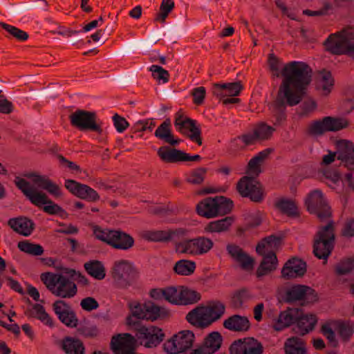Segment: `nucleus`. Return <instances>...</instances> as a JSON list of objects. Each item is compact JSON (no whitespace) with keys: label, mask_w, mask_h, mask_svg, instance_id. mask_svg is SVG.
Here are the masks:
<instances>
[{"label":"nucleus","mask_w":354,"mask_h":354,"mask_svg":"<svg viewBox=\"0 0 354 354\" xmlns=\"http://www.w3.org/2000/svg\"><path fill=\"white\" fill-rule=\"evenodd\" d=\"M269 66L274 77H283L277 98L269 104L272 122L275 126H279L286 120L287 104L295 106L304 96L306 89L311 82L312 71L302 62L292 61L283 65L274 57L269 58Z\"/></svg>","instance_id":"1"},{"label":"nucleus","mask_w":354,"mask_h":354,"mask_svg":"<svg viewBox=\"0 0 354 354\" xmlns=\"http://www.w3.org/2000/svg\"><path fill=\"white\" fill-rule=\"evenodd\" d=\"M128 305L131 314L127 318V324L137 331L136 335L142 344L148 348L156 346L162 341L163 333L158 327L143 326L142 320L162 319L167 315V310L150 301L143 304L131 301Z\"/></svg>","instance_id":"2"},{"label":"nucleus","mask_w":354,"mask_h":354,"mask_svg":"<svg viewBox=\"0 0 354 354\" xmlns=\"http://www.w3.org/2000/svg\"><path fill=\"white\" fill-rule=\"evenodd\" d=\"M295 322V332L304 335L314 328L317 319L313 315L305 314L297 308H289L273 317L272 325L275 330L280 331Z\"/></svg>","instance_id":"3"},{"label":"nucleus","mask_w":354,"mask_h":354,"mask_svg":"<svg viewBox=\"0 0 354 354\" xmlns=\"http://www.w3.org/2000/svg\"><path fill=\"white\" fill-rule=\"evenodd\" d=\"M40 277L48 290L56 297L70 299L77 294V288L75 283L65 273L48 272L42 273Z\"/></svg>","instance_id":"4"},{"label":"nucleus","mask_w":354,"mask_h":354,"mask_svg":"<svg viewBox=\"0 0 354 354\" xmlns=\"http://www.w3.org/2000/svg\"><path fill=\"white\" fill-rule=\"evenodd\" d=\"M225 310V305L219 301H212L207 306L195 308L187 315V321L196 326L204 328L219 319Z\"/></svg>","instance_id":"5"},{"label":"nucleus","mask_w":354,"mask_h":354,"mask_svg":"<svg viewBox=\"0 0 354 354\" xmlns=\"http://www.w3.org/2000/svg\"><path fill=\"white\" fill-rule=\"evenodd\" d=\"M280 241V238L272 235L265 238L258 243L256 251L259 254L263 257L257 271L258 277H262L268 272L276 269L277 259L274 252L270 251V250L277 248L279 245Z\"/></svg>","instance_id":"6"},{"label":"nucleus","mask_w":354,"mask_h":354,"mask_svg":"<svg viewBox=\"0 0 354 354\" xmlns=\"http://www.w3.org/2000/svg\"><path fill=\"white\" fill-rule=\"evenodd\" d=\"M15 183L17 187L21 190L32 203L37 206L45 205L44 210L46 212L53 214L62 212V209L49 200L46 194L38 191L36 187L31 185L30 183L25 179L17 177Z\"/></svg>","instance_id":"7"},{"label":"nucleus","mask_w":354,"mask_h":354,"mask_svg":"<svg viewBox=\"0 0 354 354\" xmlns=\"http://www.w3.org/2000/svg\"><path fill=\"white\" fill-rule=\"evenodd\" d=\"M69 118L73 127L82 131H93L97 133L96 136H93L94 138L97 139L100 142H104L103 131L97 122L95 113L78 109L72 113Z\"/></svg>","instance_id":"8"},{"label":"nucleus","mask_w":354,"mask_h":354,"mask_svg":"<svg viewBox=\"0 0 354 354\" xmlns=\"http://www.w3.org/2000/svg\"><path fill=\"white\" fill-rule=\"evenodd\" d=\"M93 234L97 239L108 243L116 249L127 250L134 243V240L130 235L120 230L102 229L99 227H95Z\"/></svg>","instance_id":"9"},{"label":"nucleus","mask_w":354,"mask_h":354,"mask_svg":"<svg viewBox=\"0 0 354 354\" xmlns=\"http://www.w3.org/2000/svg\"><path fill=\"white\" fill-rule=\"evenodd\" d=\"M232 207V202L223 197L207 198L200 202L196 207L199 215L212 218L228 213Z\"/></svg>","instance_id":"10"},{"label":"nucleus","mask_w":354,"mask_h":354,"mask_svg":"<svg viewBox=\"0 0 354 354\" xmlns=\"http://www.w3.org/2000/svg\"><path fill=\"white\" fill-rule=\"evenodd\" d=\"M115 285L121 289L134 286L138 277V272L134 266L127 261L115 263L113 271Z\"/></svg>","instance_id":"11"},{"label":"nucleus","mask_w":354,"mask_h":354,"mask_svg":"<svg viewBox=\"0 0 354 354\" xmlns=\"http://www.w3.org/2000/svg\"><path fill=\"white\" fill-rule=\"evenodd\" d=\"M335 240L333 223H328L317 232L313 245V253L319 259H326L330 255Z\"/></svg>","instance_id":"12"},{"label":"nucleus","mask_w":354,"mask_h":354,"mask_svg":"<svg viewBox=\"0 0 354 354\" xmlns=\"http://www.w3.org/2000/svg\"><path fill=\"white\" fill-rule=\"evenodd\" d=\"M194 335L191 330H182L164 344V349L169 354H179L192 347Z\"/></svg>","instance_id":"13"},{"label":"nucleus","mask_w":354,"mask_h":354,"mask_svg":"<svg viewBox=\"0 0 354 354\" xmlns=\"http://www.w3.org/2000/svg\"><path fill=\"white\" fill-rule=\"evenodd\" d=\"M212 246L213 242L211 239L199 236L179 242L176 245V250L178 253L197 255L207 253Z\"/></svg>","instance_id":"14"},{"label":"nucleus","mask_w":354,"mask_h":354,"mask_svg":"<svg viewBox=\"0 0 354 354\" xmlns=\"http://www.w3.org/2000/svg\"><path fill=\"white\" fill-rule=\"evenodd\" d=\"M242 88L240 82L217 83L213 85L212 92L225 105H231L239 102V98L233 97L239 95Z\"/></svg>","instance_id":"15"},{"label":"nucleus","mask_w":354,"mask_h":354,"mask_svg":"<svg viewBox=\"0 0 354 354\" xmlns=\"http://www.w3.org/2000/svg\"><path fill=\"white\" fill-rule=\"evenodd\" d=\"M306 204L308 211L315 214L321 220L324 221L330 216L329 207L319 189H315L309 193Z\"/></svg>","instance_id":"16"},{"label":"nucleus","mask_w":354,"mask_h":354,"mask_svg":"<svg viewBox=\"0 0 354 354\" xmlns=\"http://www.w3.org/2000/svg\"><path fill=\"white\" fill-rule=\"evenodd\" d=\"M348 122L342 118L330 116L324 118L322 120H315L309 126V133L313 136L322 135L325 131H335L345 128Z\"/></svg>","instance_id":"17"},{"label":"nucleus","mask_w":354,"mask_h":354,"mask_svg":"<svg viewBox=\"0 0 354 354\" xmlns=\"http://www.w3.org/2000/svg\"><path fill=\"white\" fill-rule=\"evenodd\" d=\"M174 125L176 129L182 133L189 135L192 141L198 145H202V140L200 138L201 130L196 125V122L181 113H177L175 117Z\"/></svg>","instance_id":"18"},{"label":"nucleus","mask_w":354,"mask_h":354,"mask_svg":"<svg viewBox=\"0 0 354 354\" xmlns=\"http://www.w3.org/2000/svg\"><path fill=\"white\" fill-rule=\"evenodd\" d=\"M324 45L333 54H347L354 57V43L345 37L330 35Z\"/></svg>","instance_id":"19"},{"label":"nucleus","mask_w":354,"mask_h":354,"mask_svg":"<svg viewBox=\"0 0 354 354\" xmlns=\"http://www.w3.org/2000/svg\"><path fill=\"white\" fill-rule=\"evenodd\" d=\"M237 189L241 196L255 202H259L263 198L259 184L254 177H243L237 185Z\"/></svg>","instance_id":"20"},{"label":"nucleus","mask_w":354,"mask_h":354,"mask_svg":"<svg viewBox=\"0 0 354 354\" xmlns=\"http://www.w3.org/2000/svg\"><path fill=\"white\" fill-rule=\"evenodd\" d=\"M261 344L253 337H246L234 342L230 346V354H261Z\"/></svg>","instance_id":"21"},{"label":"nucleus","mask_w":354,"mask_h":354,"mask_svg":"<svg viewBox=\"0 0 354 354\" xmlns=\"http://www.w3.org/2000/svg\"><path fill=\"white\" fill-rule=\"evenodd\" d=\"M65 187L71 193L82 199L95 201L99 198L98 194L93 188L75 180H66Z\"/></svg>","instance_id":"22"},{"label":"nucleus","mask_w":354,"mask_h":354,"mask_svg":"<svg viewBox=\"0 0 354 354\" xmlns=\"http://www.w3.org/2000/svg\"><path fill=\"white\" fill-rule=\"evenodd\" d=\"M226 250L231 257L238 262L243 270H250L253 269L254 259L239 245L229 243L227 245Z\"/></svg>","instance_id":"23"},{"label":"nucleus","mask_w":354,"mask_h":354,"mask_svg":"<svg viewBox=\"0 0 354 354\" xmlns=\"http://www.w3.org/2000/svg\"><path fill=\"white\" fill-rule=\"evenodd\" d=\"M337 148L339 152L337 158L348 169L354 171V144L349 141L341 140L337 142Z\"/></svg>","instance_id":"24"},{"label":"nucleus","mask_w":354,"mask_h":354,"mask_svg":"<svg viewBox=\"0 0 354 354\" xmlns=\"http://www.w3.org/2000/svg\"><path fill=\"white\" fill-rule=\"evenodd\" d=\"M286 295L287 299L290 301L304 300L306 302H313L316 300L314 290L303 285L292 286L288 290Z\"/></svg>","instance_id":"25"},{"label":"nucleus","mask_w":354,"mask_h":354,"mask_svg":"<svg viewBox=\"0 0 354 354\" xmlns=\"http://www.w3.org/2000/svg\"><path fill=\"white\" fill-rule=\"evenodd\" d=\"M53 309L59 320L67 326H75L77 319L69 306L63 300H57L53 304Z\"/></svg>","instance_id":"26"},{"label":"nucleus","mask_w":354,"mask_h":354,"mask_svg":"<svg viewBox=\"0 0 354 354\" xmlns=\"http://www.w3.org/2000/svg\"><path fill=\"white\" fill-rule=\"evenodd\" d=\"M274 129L265 122L259 123L252 133L243 135L241 138L246 145L252 143L255 140L268 139L274 132Z\"/></svg>","instance_id":"27"},{"label":"nucleus","mask_w":354,"mask_h":354,"mask_svg":"<svg viewBox=\"0 0 354 354\" xmlns=\"http://www.w3.org/2000/svg\"><path fill=\"white\" fill-rule=\"evenodd\" d=\"M26 176L31 179L37 188L46 189L55 197H59L62 195L59 187L44 176L35 173L27 174Z\"/></svg>","instance_id":"28"},{"label":"nucleus","mask_w":354,"mask_h":354,"mask_svg":"<svg viewBox=\"0 0 354 354\" xmlns=\"http://www.w3.org/2000/svg\"><path fill=\"white\" fill-rule=\"evenodd\" d=\"M306 272V263L298 259L289 260L282 269L281 274L284 278L290 279L302 276Z\"/></svg>","instance_id":"29"},{"label":"nucleus","mask_w":354,"mask_h":354,"mask_svg":"<svg viewBox=\"0 0 354 354\" xmlns=\"http://www.w3.org/2000/svg\"><path fill=\"white\" fill-rule=\"evenodd\" d=\"M223 326L232 331L244 332L250 328V324L247 317L234 315L224 321Z\"/></svg>","instance_id":"30"},{"label":"nucleus","mask_w":354,"mask_h":354,"mask_svg":"<svg viewBox=\"0 0 354 354\" xmlns=\"http://www.w3.org/2000/svg\"><path fill=\"white\" fill-rule=\"evenodd\" d=\"M154 135L156 138L164 140L171 146H177L180 142V139H176L171 133V121L169 119L165 120L155 131Z\"/></svg>","instance_id":"31"},{"label":"nucleus","mask_w":354,"mask_h":354,"mask_svg":"<svg viewBox=\"0 0 354 354\" xmlns=\"http://www.w3.org/2000/svg\"><path fill=\"white\" fill-rule=\"evenodd\" d=\"M158 155L165 162H176L183 160L185 153L183 151L163 146L158 149Z\"/></svg>","instance_id":"32"},{"label":"nucleus","mask_w":354,"mask_h":354,"mask_svg":"<svg viewBox=\"0 0 354 354\" xmlns=\"http://www.w3.org/2000/svg\"><path fill=\"white\" fill-rule=\"evenodd\" d=\"M8 225L13 230L25 236H29L32 230L31 221L24 217L11 218L8 221Z\"/></svg>","instance_id":"33"},{"label":"nucleus","mask_w":354,"mask_h":354,"mask_svg":"<svg viewBox=\"0 0 354 354\" xmlns=\"http://www.w3.org/2000/svg\"><path fill=\"white\" fill-rule=\"evenodd\" d=\"M62 348L67 354H84L82 342L75 337H66L62 341Z\"/></svg>","instance_id":"34"},{"label":"nucleus","mask_w":354,"mask_h":354,"mask_svg":"<svg viewBox=\"0 0 354 354\" xmlns=\"http://www.w3.org/2000/svg\"><path fill=\"white\" fill-rule=\"evenodd\" d=\"M285 351L286 354H305L304 342L297 337L288 338L285 342Z\"/></svg>","instance_id":"35"},{"label":"nucleus","mask_w":354,"mask_h":354,"mask_svg":"<svg viewBox=\"0 0 354 354\" xmlns=\"http://www.w3.org/2000/svg\"><path fill=\"white\" fill-rule=\"evenodd\" d=\"M183 232L182 230H178L176 231L168 230V231H156L148 232L147 238L153 241H163L174 240L176 236L183 234Z\"/></svg>","instance_id":"36"},{"label":"nucleus","mask_w":354,"mask_h":354,"mask_svg":"<svg viewBox=\"0 0 354 354\" xmlns=\"http://www.w3.org/2000/svg\"><path fill=\"white\" fill-rule=\"evenodd\" d=\"M0 28L3 30L2 33L6 37H14L21 41H26L28 38V35L26 32L6 23L0 22Z\"/></svg>","instance_id":"37"},{"label":"nucleus","mask_w":354,"mask_h":354,"mask_svg":"<svg viewBox=\"0 0 354 354\" xmlns=\"http://www.w3.org/2000/svg\"><path fill=\"white\" fill-rule=\"evenodd\" d=\"M84 268L91 277L101 280L105 277V271L103 265L99 261H89L84 264Z\"/></svg>","instance_id":"38"},{"label":"nucleus","mask_w":354,"mask_h":354,"mask_svg":"<svg viewBox=\"0 0 354 354\" xmlns=\"http://www.w3.org/2000/svg\"><path fill=\"white\" fill-rule=\"evenodd\" d=\"M233 223V218L226 216L223 218L210 222L206 229L211 232H222L229 229Z\"/></svg>","instance_id":"39"},{"label":"nucleus","mask_w":354,"mask_h":354,"mask_svg":"<svg viewBox=\"0 0 354 354\" xmlns=\"http://www.w3.org/2000/svg\"><path fill=\"white\" fill-rule=\"evenodd\" d=\"M270 149H266L259 152L257 156L253 157L248 162V168L254 175H259L261 172L259 165L271 153Z\"/></svg>","instance_id":"40"},{"label":"nucleus","mask_w":354,"mask_h":354,"mask_svg":"<svg viewBox=\"0 0 354 354\" xmlns=\"http://www.w3.org/2000/svg\"><path fill=\"white\" fill-rule=\"evenodd\" d=\"M317 79L319 80V86L322 88L324 93L326 95L330 93L334 82L331 73L323 69L319 71Z\"/></svg>","instance_id":"41"},{"label":"nucleus","mask_w":354,"mask_h":354,"mask_svg":"<svg viewBox=\"0 0 354 354\" xmlns=\"http://www.w3.org/2000/svg\"><path fill=\"white\" fill-rule=\"evenodd\" d=\"M196 268L194 261L182 259L177 261L174 266L175 272L181 275H189L192 274Z\"/></svg>","instance_id":"42"},{"label":"nucleus","mask_w":354,"mask_h":354,"mask_svg":"<svg viewBox=\"0 0 354 354\" xmlns=\"http://www.w3.org/2000/svg\"><path fill=\"white\" fill-rule=\"evenodd\" d=\"M18 248L21 251L34 256L41 255L44 252V249L40 245L31 243L27 241L19 242Z\"/></svg>","instance_id":"43"},{"label":"nucleus","mask_w":354,"mask_h":354,"mask_svg":"<svg viewBox=\"0 0 354 354\" xmlns=\"http://www.w3.org/2000/svg\"><path fill=\"white\" fill-rule=\"evenodd\" d=\"M182 287L166 288L165 299L171 304L181 305L182 297H180V295H182Z\"/></svg>","instance_id":"44"},{"label":"nucleus","mask_w":354,"mask_h":354,"mask_svg":"<svg viewBox=\"0 0 354 354\" xmlns=\"http://www.w3.org/2000/svg\"><path fill=\"white\" fill-rule=\"evenodd\" d=\"M149 71L151 72L153 77L156 80L159 84H165L169 80V73L162 67L158 65H151L149 67Z\"/></svg>","instance_id":"45"},{"label":"nucleus","mask_w":354,"mask_h":354,"mask_svg":"<svg viewBox=\"0 0 354 354\" xmlns=\"http://www.w3.org/2000/svg\"><path fill=\"white\" fill-rule=\"evenodd\" d=\"M277 207L290 216L297 215V208L295 203L289 199L282 198L277 202Z\"/></svg>","instance_id":"46"},{"label":"nucleus","mask_w":354,"mask_h":354,"mask_svg":"<svg viewBox=\"0 0 354 354\" xmlns=\"http://www.w3.org/2000/svg\"><path fill=\"white\" fill-rule=\"evenodd\" d=\"M30 315L32 317H37L42 322L47 325L50 326L52 324V320L50 317L46 313L44 307L39 304H36L32 306V308L30 312Z\"/></svg>","instance_id":"47"},{"label":"nucleus","mask_w":354,"mask_h":354,"mask_svg":"<svg viewBox=\"0 0 354 354\" xmlns=\"http://www.w3.org/2000/svg\"><path fill=\"white\" fill-rule=\"evenodd\" d=\"M181 305H187L197 302L200 298V294L194 290L182 287Z\"/></svg>","instance_id":"48"},{"label":"nucleus","mask_w":354,"mask_h":354,"mask_svg":"<svg viewBox=\"0 0 354 354\" xmlns=\"http://www.w3.org/2000/svg\"><path fill=\"white\" fill-rule=\"evenodd\" d=\"M174 7V2L173 0H163L160 5V12L157 15L156 20L164 23L168 14L172 10Z\"/></svg>","instance_id":"49"},{"label":"nucleus","mask_w":354,"mask_h":354,"mask_svg":"<svg viewBox=\"0 0 354 354\" xmlns=\"http://www.w3.org/2000/svg\"><path fill=\"white\" fill-rule=\"evenodd\" d=\"M354 268V259L348 258L341 261L336 266L338 274L344 275L350 273Z\"/></svg>","instance_id":"50"},{"label":"nucleus","mask_w":354,"mask_h":354,"mask_svg":"<svg viewBox=\"0 0 354 354\" xmlns=\"http://www.w3.org/2000/svg\"><path fill=\"white\" fill-rule=\"evenodd\" d=\"M337 329L339 335L344 339H348L354 332V326L349 322H339Z\"/></svg>","instance_id":"51"},{"label":"nucleus","mask_w":354,"mask_h":354,"mask_svg":"<svg viewBox=\"0 0 354 354\" xmlns=\"http://www.w3.org/2000/svg\"><path fill=\"white\" fill-rule=\"evenodd\" d=\"M65 274H67L74 282L75 281H77L78 283H80L84 286H86L88 283V281L85 276L73 269H66Z\"/></svg>","instance_id":"52"},{"label":"nucleus","mask_w":354,"mask_h":354,"mask_svg":"<svg viewBox=\"0 0 354 354\" xmlns=\"http://www.w3.org/2000/svg\"><path fill=\"white\" fill-rule=\"evenodd\" d=\"M334 10V7L332 3L326 2L324 4L323 7L318 11H311L306 10L304 14L309 16L316 15H326L332 13Z\"/></svg>","instance_id":"53"},{"label":"nucleus","mask_w":354,"mask_h":354,"mask_svg":"<svg viewBox=\"0 0 354 354\" xmlns=\"http://www.w3.org/2000/svg\"><path fill=\"white\" fill-rule=\"evenodd\" d=\"M206 170L203 168H199L191 173L187 177V181L193 184H200L203 181L204 175Z\"/></svg>","instance_id":"54"},{"label":"nucleus","mask_w":354,"mask_h":354,"mask_svg":"<svg viewBox=\"0 0 354 354\" xmlns=\"http://www.w3.org/2000/svg\"><path fill=\"white\" fill-rule=\"evenodd\" d=\"M322 331L333 346H335L337 344L336 335L330 324L326 323L323 324Z\"/></svg>","instance_id":"55"},{"label":"nucleus","mask_w":354,"mask_h":354,"mask_svg":"<svg viewBox=\"0 0 354 354\" xmlns=\"http://www.w3.org/2000/svg\"><path fill=\"white\" fill-rule=\"evenodd\" d=\"M80 306L84 310L91 311L97 309L99 304L93 297H88L81 301Z\"/></svg>","instance_id":"56"},{"label":"nucleus","mask_w":354,"mask_h":354,"mask_svg":"<svg viewBox=\"0 0 354 354\" xmlns=\"http://www.w3.org/2000/svg\"><path fill=\"white\" fill-rule=\"evenodd\" d=\"M192 93L194 103L196 104H201L203 103L205 97L206 90L203 86L196 87L192 90Z\"/></svg>","instance_id":"57"},{"label":"nucleus","mask_w":354,"mask_h":354,"mask_svg":"<svg viewBox=\"0 0 354 354\" xmlns=\"http://www.w3.org/2000/svg\"><path fill=\"white\" fill-rule=\"evenodd\" d=\"M113 121L116 130L119 133L123 132L129 124L124 118L120 117L117 114L113 116Z\"/></svg>","instance_id":"58"},{"label":"nucleus","mask_w":354,"mask_h":354,"mask_svg":"<svg viewBox=\"0 0 354 354\" xmlns=\"http://www.w3.org/2000/svg\"><path fill=\"white\" fill-rule=\"evenodd\" d=\"M324 176L326 178L330 181L331 184L330 186H332V184L336 185L340 180V176L337 171H330L328 169L324 170Z\"/></svg>","instance_id":"59"},{"label":"nucleus","mask_w":354,"mask_h":354,"mask_svg":"<svg viewBox=\"0 0 354 354\" xmlns=\"http://www.w3.org/2000/svg\"><path fill=\"white\" fill-rule=\"evenodd\" d=\"M81 333L86 337H95L98 333V329L95 325H86L81 328Z\"/></svg>","instance_id":"60"},{"label":"nucleus","mask_w":354,"mask_h":354,"mask_svg":"<svg viewBox=\"0 0 354 354\" xmlns=\"http://www.w3.org/2000/svg\"><path fill=\"white\" fill-rule=\"evenodd\" d=\"M12 111V103L6 98L0 97V113L8 114Z\"/></svg>","instance_id":"61"},{"label":"nucleus","mask_w":354,"mask_h":354,"mask_svg":"<svg viewBox=\"0 0 354 354\" xmlns=\"http://www.w3.org/2000/svg\"><path fill=\"white\" fill-rule=\"evenodd\" d=\"M46 264L48 265L49 266H53L57 270V273H65V270L68 268L65 267L59 261L52 258H49L47 259Z\"/></svg>","instance_id":"62"},{"label":"nucleus","mask_w":354,"mask_h":354,"mask_svg":"<svg viewBox=\"0 0 354 354\" xmlns=\"http://www.w3.org/2000/svg\"><path fill=\"white\" fill-rule=\"evenodd\" d=\"M343 234L346 236L354 235V219L348 221L344 227Z\"/></svg>","instance_id":"63"},{"label":"nucleus","mask_w":354,"mask_h":354,"mask_svg":"<svg viewBox=\"0 0 354 354\" xmlns=\"http://www.w3.org/2000/svg\"><path fill=\"white\" fill-rule=\"evenodd\" d=\"M150 296L153 299L161 300L165 299V288H155L151 290Z\"/></svg>","instance_id":"64"}]
</instances>
